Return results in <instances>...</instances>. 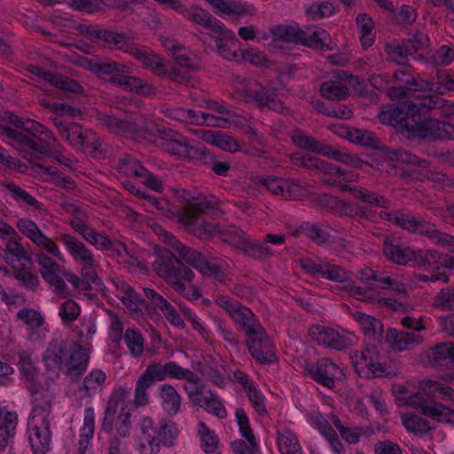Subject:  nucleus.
Returning a JSON list of instances; mask_svg holds the SVG:
<instances>
[{
  "instance_id": "obj_1",
  "label": "nucleus",
  "mask_w": 454,
  "mask_h": 454,
  "mask_svg": "<svg viewBox=\"0 0 454 454\" xmlns=\"http://www.w3.org/2000/svg\"><path fill=\"white\" fill-rule=\"evenodd\" d=\"M9 121L12 126L4 125L0 133L16 150L25 153L24 158L30 160L28 157L45 156L66 169L72 168L71 160L59 153L60 145L46 127L15 114H10Z\"/></svg>"
},
{
  "instance_id": "obj_2",
  "label": "nucleus",
  "mask_w": 454,
  "mask_h": 454,
  "mask_svg": "<svg viewBox=\"0 0 454 454\" xmlns=\"http://www.w3.org/2000/svg\"><path fill=\"white\" fill-rule=\"evenodd\" d=\"M354 317L366 340L371 342L363 351L356 352L351 356L356 371L359 376L364 378L391 375V372L380 363V352L376 347L383 335L382 322L361 311H356Z\"/></svg>"
},
{
  "instance_id": "obj_3",
  "label": "nucleus",
  "mask_w": 454,
  "mask_h": 454,
  "mask_svg": "<svg viewBox=\"0 0 454 454\" xmlns=\"http://www.w3.org/2000/svg\"><path fill=\"white\" fill-rule=\"evenodd\" d=\"M32 410L27 421V438L33 454H45L51 450V422L53 418V395L48 390L34 388Z\"/></svg>"
},
{
  "instance_id": "obj_4",
  "label": "nucleus",
  "mask_w": 454,
  "mask_h": 454,
  "mask_svg": "<svg viewBox=\"0 0 454 454\" xmlns=\"http://www.w3.org/2000/svg\"><path fill=\"white\" fill-rule=\"evenodd\" d=\"M77 63L86 70L138 95L149 97L156 92V88L151 83L137 76L129 75V67L110 59L80 57Z\"/></svg>"
},
{
  "instance_id": "obj_5",
  "label": "nucleus",
  "mask_w": 454,
  "mask_h": 454,
  "mask_svg": "<svg viewBox=\"0 0 454 454\" xmlns=\"http://www.w3.org/2000/svg\"><path fill=\"white\" fill-rule=\"evenodd\" d=\"M444 105L439 96L431 94H419L418 96L403 100L395 106H389L381 111L379 118L381 122L405 129L410 135V127L419 114L432 111L435 107Z\"/></svg>"
},
{
  "instance_id": "obj_6",
  "label": "nucleus",
  "mask_w": 454,
  "mask_h": 454,
  "mask_svg": "<svg viewBox=\"0 0 454 454\" xmlns=\"http://www.w3.org/2000/svg\"><path fill=\"white\" fill-rule=\"evenodd\" d=\"M157 274L163 278L173 289L191 301L198 300L201 294L194 286H187L192 282L193 271L184 264L171 251H163L154 262Z\"/></svg>"
},
{
  "instance_id": "obj_7",
  "label": "nucleus",
  "mask_w": 454,
  "mask_h": 454,
  "mask_svg": "<svg viewBox=\"0 0 454 454\" xmlns=\"http://www.w3.org/2000/svg\"><path fill=\"white\" fill-rule=\"evenodd\" d=\"M140 434L137 436L135 448L141 454H156L160 445L172 447L178 436L175 422L161 419L157 425L150 417H144L139 421Z\"/></svg>"
},
{
  "instance_id": "obj_8",
  "label": "nucleus",
  "mask_w": 454,
  "mask_h": 454,
  "mask_svg": "<svg viewBox=\"0 0 454 454\" xmlns=\"http://www.w3.org/2000/svg\"><path fill=\"white\" fill-rule=\"evenodd\" d=\"M50 120L58 129L59 136L74 149L90 153H102L106 148L98 136L81 125L67 121L64 117L55 115Z\"/></svg>"
},
{
  "instance_id": "obj_9",
  "label": "nucleus",
  "mask_w": 454,
  "mask_h": 454,
  "mask_svg": "<svg viewBox=\"0 0 454 454\" xmlns=\"http://www.w3.org/2000/svg\"><path fill=\"white\" fill-rule=\"evenodd\" d=\"M159 235H163L165 242L187 263L203 276L213 277L218 280H222L224 273L220 265L208 261L200 252L186 247L172 234L161 230L160 227H159Z\"/></svg>"
},
{
  "instance_id": "obj_10",
  "label": "nucleus",
  "mask_w": 454,
  "mask_h": 454,
  "mask_svg": "<svg viewBox=\"0 0 454 454\" xmlns=\"http://www.w3.org/2000/svg\"><path fill=\"white\" fill-rule=\"evenodd\" d=\"M215 302L226 311L238 328L246 334L247 339L262 333V330L264 329L254 313L237 300L223 294H216Z\"/></svg>"
},
{
  "instance_id": "obj_11",
  "label": "nucleus",
  "mask_w": 454,
  "mask_h": 454,
  "mask_svg": "<svg viewBox=\"0 0 454 454\" xmlns=\"http://www.w3.org/2000/svg\"><path fill=\"white\" fill-rule=\"evenodd\" d=\"M57 239L64 246L72 260L77 265L81 266L82 277L92 282H97L98 278L96 268L98 266V262L93 252L87 247L83 242L72 234L60 232Z\"/></svg>"
},
{
  "instance_id": "obj_12",
  "label": "nucleus",
  "mask_w": 454,
  "mask_h": 454,
  "mask_svg": "<svg viewBox=\"0 0 454 454\" xmlns=\"http://www.w3.org/2000/svg\"><path fill=\"white\" fill-rule=\"evenodd\" d=\"M430 111L420 113L410 127V136L418 138L454 139V125L427 115Z\"/></svg>"
},
{
  "instance_id": "obj_13",
  "label": "nucleus",
  "mask_w": 454,
  "mask_h": 454,
  "mask_svg": "<svg viewBox=\"0 0 454 454\" xmlns=\"http://www.w3.org/2000/svg\"><path fill=\"white\" fill-rule=\"evenodd\" d=\"M309 337L318 345L342 351L354 346L358 338L346 330H334L324 325H316L309 329Z\"/></svg>"
},
{
  "instance_id": "obj_14",
  "label": "nucleus",
  "mask_w": 454,
  "mask_h": 454,
  "mask_svg": "<svg viewBox=\"0 0 454 454\" xmlns=\"http://www.w3.org/2000/svg\"><path fill=\"white\" fill-rule=\"evenodd\" d=\"M383 158L389 166L393 167V172L391 170H387V172L392 173L393 175L405 176L417 171L416 168L403 170L401 167L406 165L414 168L417 167L419 168L420 175H422L423 177L429 178V162L426 160L418 158L416 155L409 152L399 149L386 148L383 153Z\"/></svg>"
},
{
  "instance_id": "obj_15",
  "label": "nucleus",
  "mask_w": 454,
  "mask_h": 454,
  "mask_svg": "<svg viewBox=\"0 0 454 454\" xmlns=\"http://www.w3.org/2000/svg\"><path fill=\"white\" fill-rule=\"evenodd\" d=\"M20 232L27 238L38 249L48 253L59 261H65V256L59 245L51 237H48L35 223L29 218H20L16 223Z\"/></svg>"
},
{
  "instance_id": "obj_16",
  "label": "nucleus",
  "mask_w": 454,
  "mask_h": 454,
  "mask_svg": "<svg viewBox=\"0 0 454 454\" xmlns=\"http://www.w3.org/2000/svg\"><path fill=\"white\" fill-rule=\"evenodd\" d=\"M407 404L434 421L454 425V408L450 409L435 403L423 393L410 395L407 398Z\"/></svg>"
},
{
  "instance_id": "obj_17",
  "label": "nucleus",
  "mask_w": 454,
  "mask_h": 454,
  "mask_svg": "<svg viewBox=\"0 0 454 454\" xmlns=\"http://www.w3.org/2000/svg\"><path fill=\"white\" fill-rule=\"evenodd\" d=\"M164 113L166 117L171 120L190 124L206 125L223 129H226L229 124L226 119L191 108H167L164 110Z\"/></svg>"
},
{
  "instance_id": "obj_18",
  "label": "nucleus",
  "mask_w": 454,
  "mask_h": 454,
  "mask_svg": "<svg viewBox=\"0 0 454 454\" xmlns=\"http://www.w3.org/2000/svg\"><path fill=\"white\" fill-rule=\"evenodd\" d=\"M300 265L308 273L333 282L345 283L349 280V274L344 268L321 258H302L300 260Z\"/></svg>"
},
{
  "instance_id": "obj_19",
  "label": "nucleus",
  "mask_w": 454,
  "mask_h": 454,
  "mask_svg": "<svg viewBox=\"0 0 454 454\" xmlns=\"http://www.w3.org/2000/svg\"><path fill=\"white\" fill-rule=\"evenodd\" d=\"M162 140L164 150L179 158L192 159L203 154V145L200 142L190 141L176 131L164 132Z\"/></svg>"
},
{
  "instance_id": "obj_20",
  "label": "nucleus",
  "mask_w": 454,
  "mask_h": 454,
  "mask_svg": "<svg viewBox=\"0 0 454 454\" xmlns=\"http://www.w3.org/2000/svg\"><path fill=\"white\" fill-rule=\"evenodd\" d=\"M306 370L312 380L330 389L334 387L336 380H341L345 376L343 369L329 358L318 359L316 364H309Z\"/></svg>"
},
{
  "instance_id": "obj_21",
  "label": "nucleus",
  "mask_w": 454,
  "mask_h": 454,
  "mask_svg": "<svg viewBox=\"0 0 454 454\" xmlns=\"http://www.w3.org/2000/svg\"><path fill=\"white\" fill-rule=\"evenodd\" d=\"M252 357L261 364H270L276 361L272 342L265 329L262 333L254 334L246 340Z\"/></svg>"
},
{
  "instance_id": "obj_22",
  "label": "nucleus",
  "mask_w": 454,
  "mask_h": 454,
  "mask_svg": "<svg viewBox=\"0 0 454 454\" xmlns=\"http://www.w3.org/2000/svg\"><path fill=\"white\" fill-rule=\"evenodd\" d=\"M244 99L248 103H254L260 108H269L275 112L284 113L286 110L283 103L278 99L276 90L263 86H256L244 91Z\"/></svg>"
},
{
  "instance_id": "obj_23",
  "label": "nucleus",
  "mask_w": 454,
  "mask_h": 454,
  "mask_svg": "<svg viewBox=\"0 0 454 454\" xmlns=\"http://www.w3.org/2000/svg\"><path fill=\"white\" fill-rule=\"evenodd\" d=\"M65 360L63 372L70 378L79 377L87 369L89 354L85 348L75 341H70L68 352Z\"/></svg>"
},
{
  "instance_id": "obj_24",
  "label": "nucleus",
  "mask_w": 454,
  "mask_h": 454,
  "mask_svg": "<svg viewBox=\"0 0 454 454\" xmlns=\"http://www.w3.org/2000/svg\"><path fill=\"white\" fill-rule=\"evenodd\" d=\"M305 31L296 25H278L272 28L270 49H284L286 43L303 45Z\"/></svg>"
},
{
  "instance_id": "obj_25",
  "label": "nucleus",
  "mask_w": 454,
  "mask_h": 454,
  "mask_svg": "<svg viewBox=\"0 0 454 454\" xmlns=\"http://www.w3.org/2000/svg\"><path fill=\"white\" fill-rule=\"evenodd\" d=\"M289 159L293 165L307 169L317 170L329 175H341L345 173L339 168V166L301 152L291 153L289 155Z\"/></svg>"
},
{
  "instance_id": "obj_26",
  "label": "nucleus",
  "mask_w": 454,
  "mask_h": 454,
  "mask_svg": "<svg viewBox=\"0 0 454 454\" xmlns=\"http://www.w3.org/2000/svg\"><path fill=\"white\" fill-rule=\"evenodd\" d=\"M129 395V390L126 387H118L111 395L106 409L105 411V417L101 425L102 430L105 432H111L114 426L115 415L120 412L126 411L124 408L125 401Z\"/></svg>"
},
{
  "instance_id": "obj_27",
  "label": "nucleus",
  "mask_w": 454,
  "mask_h": 454,
  "mask_svg": "<svg viewBox=\"0 0 454 454\" xmlns=\"http://www.w3.org/2000/svg\"><path fill=\"white\" fill-rule=\"evenodd\" d=\"M215 9V12L222 16H234L241 18L245 16H253L254 7L240 0H205Z\"/></svg>"
},
{
  "instance_id": "obj_28",
  "label": "nucleus",
  "mask_w": 454,
  "mask_h": 454,
  "mask_svg": "<svg viewBox=\"0 0 454 454\" xmlns=\"http://www.w3.org/2000/svg\"><path fill=\"white\" fill-rule=\"evenodd\" d=\"M140 62L146 67L151 68L158 75L167 74L169 79L176 82H184L188 75L177 68H170L162 62L161 58L146 49Z\"/></svg>"
},
{
  "instance_id": "obj_29",
  "label": "nucleus",
  "mask_w": 454,
  "mask_h": 454,
  "mask_svg": "<svg viewBox=\"0 0 454 454\" xmlns=\"http://www.w3.org/2000/svg\"><path fill=\"white\" fill-rule=\"evenodd\" d=\"M386 341L395 351L413 349L423 342V337L413 332H403L389 328L386 333Z\"/></svg>"
},
{
  "instance_id": "obj_30",
  "label": "nucleus",
  "mask_w": 454,
  "mask_h": 454,
  "mask_svg": "<svg viewBox=\"0 0 454 454\" xmlns=\"http://www.w3.org/2000/svg\"><path fill=\"white\" fill-rule=\"evenodd\" d=\"M393 77L396 87L389 90L388 95L390 98L406 96L410 91L417 92L422 88V85L415 80L411 68L408 67L396 70Z\"/></svg>"
},
{
  "instance_id": "obj_31",
  "label": "nucleus",
  "mask_w": 454,
  "mask_h": 454,
  "mask_svg": "<svg viewBox=\"0 0 454 454\" xmlns=\"http://www.w3.org/2000/svg\"><path fill=\"white\" fill-rule=\"evenodd\" d=\"M70 341L53 340L47 347L43 359L47 370L63 371Z\"/></svg>"
},
{
  "instance_id": "obj_32",
  "label": "nucleus",
  "mask_w": 454,
  "mask_h": 454,
  "mask_svg": "<svg viewBox=\"0 0 454 454\" xmlns=\"http://www.w3.org/2000/svg\"><path fill=\"white\" fill-rule=\"evenodd\" d=\"M414 262L426 270H439L442 267L453 269L454 256L450 254H442L436 250H416Z\"/></svg>"
},
{
  "instance_id": "obj_33",
  "label": "nucleus",
  "mask_w": 454,
  "mask_h": 454,
  "mask_svg": "<svg viewBox=\"0 0 454 454\" xmlns=\"http://www.w3.org/2000/svg\"><path fill=\"white\" fill-rule=\"evenodd\" d=\"M17 319L26 325V336L31 341H38L42 338L43 317L35 309L24 308L17 312Z\"/></svg>"
},
{
  "instance_id": "obj_34",
  "label": "nucleus",
  "mask_w": 454,
  "mask_h": 454,
  "mask_svg": "<svg viewBox=\"0 0 454 454\" xmlns=\"http://www.w3.org/2000/svg\"><path fill=\"white\" fill-rule=\"evenodd\" d=\"M159 381L154 377L153 372L149 366H146L144 372L137 378L135 384L133 404L136 407H145L150 403L149 389L153 385Z\"/></svg>"
},
{
  "instance_id": "obj_35",
  "label": "nucleus",
  "mask_w": 454,
  "mask_h": 454,
  "mask_svg": "<svg viewBox=\"0 0 454 454\" xmlns=\"http://www.w3.org/2000/svg\"><path fill=\"white\" fill-rule=\"evenodd\" d=\"M81 31L90 35L92 38L101 41L110 47L119 50L124 49L126 42L130 39L129 35L122 31L109 29H90L86 26L81 27Z\"/></svg>"
},
{
  "instance_id": "obj_36",
  "label": "nucleus",
  "mask_w": 454,
  "mask_h": 454,
  "mask_svg": "<svg viewBox=\"0 0 454 454\" xmlns=\"http://www.w3.org/2000/svg\"><path fill=\"white\" fill-rule=\"evenodd\" d=\"M379 220L394 223L395 225L409 231L410 232L419 233L424 223V220L410 214H399L396 212H376V222Z\"/></svg>"
},
{
  "instance_id": "obj_37",
  "label": "nucleus",
  "mask_w": 454,
  "mask_h": 454,
  "mask_svg": "<svg viewBox=\"0 0 454 454\" xmlns=\"http://www.w3.org/2000/svg\"><path fill=\"white\" fill-rule=\"evenodd\" d=\"M383 253L386 257L397 264H407L414 261L416 250L401 246L397 240L386 238L383 243Z\"/></svg>"
},
{
  "instance_id": "obj_38",
  "label": "nucleus",
  "mask_w": 454,
  "mask_h": 454,
  "mask_svg": "<svg viewBox=\"0 0 454 454\" xmlns=\"http://www.w3.org/2000/svg\"><path fill=\"white\" fill-rule=\"evenodd\" d=\"M160 406L170 417L179 413L182 406V396L177 390L168 383L162 384L158 388Z\"/></svg>"
},
{
  "instance_id": "obj_39",
  "label": "nucleus",
  "mask_w": 454,
  "mask_h": 454,
  "mask_svg": "<svg viewBox=\"0 0 454 454\" xmlns=\"http://www.w3.org/2000/svg\"><path fill=\"white\" fill-rule=\"evenodd\" d=\"M21 240L22 237L18 232H15L13 236L4 240L5 250L4 258L8 264L13 265L16 261L19 263L22 262L31 263V258L26 248L22 246Z\"/></svg>"
},
{
  "instance_id": "obj_40",
  "label": "nucleus",
  "mask_w": 454,
  "mask_h": 454,
  "mask_svg": "<svg viewBox=\"0 0 454 454\" xmlns=\"http://www.w3.org/2000/svg\"><path fill=\"white\" fill-rule=\"evenodd\" d=\"M454 342H441L428 348L426 356L433 367L448 366L454 363Z\"/></svg>"
},
{
  "instance_id": "obj_41",
  "label": "nucleus",
  "mask_w": 454,
  "mask_h": 454,
  "mask_svg": "<svg viewBox=\"0 0 454 454\" xmlns=\"http://www.w3.org/2000/svg\"><path fill=\"white\" fill-rule=\"evenodd\" d=\"M149 366L153 370L154 377L159 381H163L167 378L184 380L186 378L192 375V371L183 368L173 361L168 362L165 364H161L160 363H152Z\"/></svg>"
},
{
  "instance_id": "obj_42",
  "label": "nucleus",
  "mask_w": 454,
  "mask_h": 454,
  "mask_svg": "<svg viewBox=\"0 0 454 454\" xmlns=\"http://www.w3.org/2000/svg\"><path fill=\"white\" fill-rule=\"evenodd\" d=\"M2 186L10 196L20 207H27L33 209H42L43 203L38 201L32 194L23 189L21 186L13 182L5 181Z\"/></svg>"
},
{
  "instance_id": "obj_43",
  "label": "nucleus",
  "mask_w": 454,
  "mask_h": 454,
  "mask_svg": "<svg viewBox=\"0 0 454 454\" xmlns=\"http://www.w3.org/2000/svg\"><path fill=\"white\" fill-rule=\"evenodd\" d=\"M181 222L200 239H209L216 232V228L210 223L201 221L192 213H184Z\"/></svg>"
},
{
  "instance_id": "obj_44",
  "label": "nucleus",
  "mask_w": 454,
  "mask_h": 454,
  "mask_svg": "<svg viewBox=\"0 0 454 454\" xmlns=\"http://www.w3.org/2000/svg\"><path fill=\"white\" fill-rule=\"evenodd\" d=\"M201 137L207 143L214 145L226 152L236 153L240 150V146L235 139L222 132L206 130L203 131Z\"/></svg>"
},
{
  "instance_id": "obj_45",
  "label": "nucleus",
  "mask_w": 454,
  "mask_h": 454,
  "mask_svg": "<svg viewBox=\"0 0 454 454\" xmlns=\"http://www.w3.org/2000/svg\"><path fill=\"white\" fill-rule=\"evenodd\" d=\"M342 132L340 133V136H346L347 138L357 145L363 146H368L371 148H378L380 147V141L379 138L371 131L358 129H344L340 128Z\"/></svg>"
},
{
  "instance_id": "obj_46",
  "label": "nucleus",
  "mask_w": 454,
  "mask_h": 454,
  "mask_svg": "<svg viewBox=\"0 0 454 454\" xmlns=\"http://www.w3.org/2000/svg\"><path fill=\"white\" fill-rule=\"evenodd\" d=\"M419 234L428 237L434 244L447 247L448 250L454 253V237L441 232L434 224L424 221Z\"/></svg>"
},
{
  "instance_id": "obj_47",
  "label": "nucleus",
  "mask_w": 454,
  "mask_h": 454,
  "mask_svg": "<svg viewBox=\"0 0 454 454\" xmlns=\"http://www.w3.org/2000/svg\"><path fill=\"white\" fill-rule=\"evenodd\" d=\"M320 94L328 100H342L348 94V89L346 83L340 79H330L322 82L320 86Z\"/></svg>"
},
{
  "instance_id": "obj_48",
  "label": "nucleus",
  "mask_w": 454,
  "mask_h": 454,
  "mask_svg": "<svg viewBox=\"0 0 454 454\" xmlns=\"http://www.w3.org/2000/svg\"><path fill=\"white\" fill-rule=\"evenodd\" d=\"M402 422L408 432L420 437L427 434L434 428L428 420L416 414L403 415Z\"/></svg>"
},
{
  "instance_id": "obj_49",
  "label": "nucleus",
  "mask_w": 454,
  "mask_h": 454,
  "mask_svg": "<svg viewBox=\"0 0 454 454\" xmlns=\"http://www.w3.org/2000/svg\"><path fill=\"white\" fill-rule=\"evenodd\" d=\"M94 410L92 408H87L84 411L83 427L80 430V440L78 443L79 454L88 449L90 442L94 434Z\"/></svg>"
},
{
  "instance_id": "obj_50",
  "label": "nucleus",
  "mask_w": 454,
  "mask_h": 454,
  "mask_svg": "<svg viewBox=\"0 0 454 454\" xmlns=\"http://www.w3.org/2000/svg\"><path fill=\"white\" fill-rule=\"evenodd\" d=\"M278 445L282 454H302L296 434L289 429L278 430Z\"/></svg>"
},
{
  "instance_id": "obj_51",
  "label": "nucleus",
  "mask_w": 454,
  "mask_h": 454,
  "mask_svg": "<svg viewBox=\"0 0 454 454\" xmlns=\"http://www.w3.org/2000/svg\"><path fill=\"white\" fill-rule=\"evenodd\" d=\"M356 22L358 27L362 46L364 48L372 46L375 41L372 19L366 13H359L356 16Z\"/></svg>"
},
{
  "instance_id": "obj_52",
  "label": "nucleus",
  "mask_w": 454,
  "mask_h": 454,
  "mask_svg": "<svg viewBox=\"0 0 454 454\" xmlns=\"http://www.w3.org/2000/svg\"><path fill=\"white\" fill-rule=\"evenodd\" d=\"M30 263L26 262H20V266L13 264L11 265L13 269V276L20 285L27 290H34L39 284L37 277L29 270Z\"/></svg>"
},
{
  "instance_id": "obj_53",
  "label": "nucleus",
  "mask_w": 454,
  "mask_h": 454,
  "mask_svg": "<svg viewBox=\"0 0 454 454\" xmlns=\"http://www.w3.org/2000/svg\"><path fill=\"white\" fill-rule=\"evenodd\" d=\"M385 52L392 61L399 65H404L408 57L414 54V48H411V45L407 43H392L385 46Z\"/></svg>"
},
{
  "instance_id": "obj_54",
  "label": "nucleus",
  "mask_w": 454,
  "mask_h": 454,
  "mask_svg": "<svg viewBox=\"0 0 454 454\" xmlns=\"http://www.w3.org/2000/svg\"><path fill=\"white\" fill-rule=\"evenodd\" d=\"M184 389L192 405H200L201 398L207 394L203 390V385L200 384L198 375L192 372V375L185 380Z\"/></svg>"
},
{
  "instance_id": "obj_55",
  "label": "nucleus",
  "mask_w": 454,
  "mask_h": 454,
  "mask_svg": "<svg viewBox=\"0 0 454 454\" xmlns=\"http://www.w3.org/2000/svg\"><path fill=\"white\" fill-rule=\"evenodd\" d=\"M351 194L356 200L382 208H388L391 204L386 197L375 192H370L363 187L354 186L351 190Z\"/></svg>"
},
{
  "instance_id": "obj_56",
  "label": "nucleus",
  "mask_w": 454,
  "mask_h": 454,
  "mask_svg": "<svg viewBox=\"0 0 454 454\" xmlns=\"http://www.w3.org/2000/svg\"><path fill=\"white\" fill-rule=\"evenodd\" d=\"M221 239L233 247L243 251L246 248L247 242L249 238L247 233L237 227H230L223 231H219Z\"/></svg>"
},
{
  "instance_id": "obj_57",
  "label": "nucleus",
  "mask_w": 454,
  "mask_h": 454,
  "mask_svg": "<svg viewBox=\"0 0 454 454\" xmlns=\"http://www.w3.org/2000/svg\"><path fill=\"white\" fill-rule=\"evenodd\" d=\"M199 406L219 419L227 417V411L223 403L218 395L211 390L207 391V394L201 398V404Z\"/></svg>"
},
{
  "instance_id": "obj_58",
  "label": "nucleus",
  "mask_w": 454,
  "mask_h": 454,
  "mask_svg": "<svg viewBox=\"0 0 454 454\" xmlns=\"http://www.w3.org/2000/svg\"><path fill=\"white\" fill-rule=\"evenodd\" d=\"M98 125L117 135L127 136V121L114 115L100 114L97 117Z\"/></svg>"
},
{
  "instance_id": "obj_59",
  "label": "nucleus",
  "mask_w": 454,
  "mask_h": 454,
  "mask_svg": "<svg viewBox=\"0 0 454 454\" xmlns=\"http://www.w3.org/2000/svg\"><path fill=\"white\" fill-rule=\"evenodd\" d=\"M292 142L299 148L310 151L316 153H325L324 145L320 144L314 137L308 136L303 131L297 130L291 136Z\"/></svg>"
},
{
  "instance_id": "obj_60",
  "label": "nucleus",
  "mask_w": 454,
  "mask_h": 454,
  "mask_svg": "<svg viewBox=\"0 0 454 454\" xmlns=\"http://www.w3.org/2000/svg\"><path fill=\"white\" fill-rule=\"evenodd\" d=\"M238 44L239 39L235 36L234 33L233 38H218L215 40L217 53L227 60H239Z\"/></svg>"
},
{
  "instance_id": "obj_61",
  "label": "nucleus",
  "mask_w": 454,
  "mask_h": 454,
  "mask_svg": "<svg viewBox=\"0 0 454 454\" xmlns=\"http://www.w3.org/2000/svg\"><path fill=\"white\" fill-rule=\"evenodd\" d=\"M17 422L18 416L15 412L0 408V442L14 435Z\"/></svg>"
},
{
  "instance_id": "obj_62",
  "label": "nucleus",
  "mask_w": 454,
  "mask_h": 454,
  "mask_svg": "<svg viewBox=\"0 0 454 454\" xmlns=\"http://www.w3.org/2000/svg\"><path fill=\"white\" fill-rule=\"evenodd\" d=\"M123 340L133 357L137 358L143 354L145 340L139 330L127 329Z\"/></svg>"
},
{
  "instance_id": "obj_63",
  "label": "nucleus",
  "mask_w": 454,
  "mask_h": 454,
  "mask_svg": "<svg viewBox=\"0 0 454 454\" xmlns=\"http://www.w3.org/2000/svg\"><path fill=\"white\" fill-rule=\"evenodd\" d=\"M184 200L190 205L192 213L195 215V214H205L209 210L215 208L217 205V200L215 197H207L196 199L194 197L188 196L186 192H184Z\"/></svg>"
},
{
  "instance_id": "obj_64",
  "label": "nucleus",
  "mask_w": 454,
  "mask_h": 454,
  "mask_svg": "<svg viewBox=\"0 0 454 454\" xmlns=\"http://www.w3.org/2000/svg\"><path fill=\"white\" fill-rule=\"evenodd\" d=\"M422 388L438 398L454 401V389L442 381L425 380Z\"/></svg>"
}]
</instances>
